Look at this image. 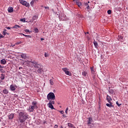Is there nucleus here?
<instances>
[{"label":"nucleus","instance_id":"nucleus-27","mask_svg":"<svg viewBox=\"0 0 128 128\" xmlns=\"http://www.w3.org/2000/svg\"><path fill=\"white\" fill-rule=\"evenodd\" d=\"M3 34L4 36H6V30H4V31L3 32Z\"/></svg>","mask_w":128,"mask_h":128},{"label":"nucleus","instance_id":"nucleus-15","mask_svg":"<svg viewBox=\"0 0 128 128\" xmlns=\"http://www.w3.org/2000/svg\"><path fill=\"white\" fill-rule=\"evenodd\" d=\"M20 28V26H18V25H16V24L14 26L12 27V28Z\"/></svg>","mask_w":128,"mask_h":128},{"label":"nucleus","instance_id":"nucleus-46","mask_svg":"<svg viewBox=\"0 0 128 128\" xmlns=\"http://www.w3.org/2000/svg\"><path fill=\"white\" fill-rule=\"evenodd\" d=\"M15 46H16V44H12V45H11V46H12V47Z\"/></svg>","mask_w":128,"mask_h":128},{"label":"nucleus","instance_id":"nucleus-24","mask_svg":"<svg viewBox=\"0 0 128 128\" xmlns=\"http://www.w3.org/2000/svg\"><path fill=\"white\" fill-rule=\"evenodd\" d=\"M109 92L110 94H114V90L110 89Z\"/></svg>","mask_w":128,"mask_h":128},{"label":"nucleus","instance_id":"nucleus-29","mask_svg":"<svg viewBox=\"0 0 128 128\" xmlns=\"http://www.w3.org/2000/svg\"><path fill=\"white\" fill-rule=\"evenodd\" d=\"M23 34V36H26V38H32V36H29V35H26V34Z\"/></svg>","mask_w":128,"mask_h":128},{"label":"nucleus","instance_id":"nucleus-4","mask_svg":"<svg viewBox=\"0 0 128 128\" xmlns=\"http://www.w3.org/2000/svg\"><path fill=\"white\" fill-rule=\"evenodd\" d=\"M20 4H22V6H30V3L27 2L26 1L23 0H19Z\"/></svg>","mask_w":128,"mask_h":128},{"label":"nucleus","instance_id":"nucleus-53","mask_svg":"<svg viewBox=\"0 0 128 128\" xmlns=\"http://www.w3.org/2000/svg\"><path fill=\"white\" fill-rule=\"evenodd\" d=\"M61 20H64V19H61Z\"/></svg>","mask_w":128,"mask_h":128},{"label":"nucleus","instance_id":"nucleus-47","mask_svg":"<svg viewBox=\"0 0 128 128\" xmlns=\"http://www.w3.org/2000/svg\"><path fill=\"white\" fill-rule=\"evenodd\" d=\"M91 72H94V68H91Z\"/></svg>","mask_w":128,"mask_h":128},{"label":"nucleus","instance_id":"nucleus-49","mask_svg":"<svg viewBox=\"0 0 128 128\" xmlns=\"http://www.w3.org/2000/svg\"><path fill=\"white\" fill-rule=\"evenodd\" d=\"M20 68H22V67H20L19 69L20 70Z\"/></svg>","mask_w":128,"mask_h":128},{"label":"nucleus","instance_id":"nucleus-18","mask_svg":"<svg viewBox=\"0 0 128 128\" xmlns=\"http://www.w3.org/2000/svg\"><path fill=\"white\" fill-rule=\"evenodd\" d=\"M92 118H88V124H92Z\"/></svg>","mask_w":128,"mask_h":128},{"label":"nucleus","instance_id":"nucleus-43","mask_svg":"<svg viewBox=\"0 0 128 128\" xmlns=\"http://www.w3.org/2000/svg\"><path fill=\"white\" fill-rule=\"evenodd\" d=\"M4 38V36L0 34V38Z\"/></svg>","mask_w":128,"mask_h":128},{"label":"nucleus","instance_id":"nucleus-21","mask_svg":"<svg viewBox=\"0 0 128 128\" xmlns=\"http://www.w3.org/2000/svg\"><path fill=\"white\" fill-rule=\"evenodd\" d=\"M62 70L64 72H65V74L68 70V68H62Z\"/></svg>","mask_w":128,"mask_h":128},{"label":"nucleus","instance_id":"nucleus-33","mask_svg":"<svg viewBox=\"0 0 128 128\" xmlns=\"http://www.w3.org/2000/svg\"><path fill=\"white\" fill-rule=\"evenodd\" d=\"M108 14H112V10H108Z\"/></svg>","mask_w":128,"mask_h":128},{"label":"nucleus","instance_id":"nucleus-9","mask_svg":"<svg viewBox=\"0 0 128 128\" xmlns=\"http://www.w3.org/2000/svg\"><path fill=\"white\" fill-rule=\"evenodd\" d=\"M82 74L83 76H84V78H86V76H88V72H86V71L82 72Z\"/></svg>","mask_w":128,"mask_h":128},{"label":"nucleus","instance_id":"nucleus-41","mask_svg":"<svg viewBox=\"0 0 128 128\" xmlns=\"http://www.w3.org/2000/svg\"><path fill=\"white\" fill-rule=\"evenodd\" d=\"M84 6H88V3H85V4H84Z\"/></svg>","mask_w":128,"mask_h":128},{"label":"nucleus","instance_id":"nucleus-28","mask_svg":"<svg viewBox=\"0 0 128 128\" xmlns=\"http://www.w3.org/2000/svg\"><path fill=\"white\" fill-rule=\"evenodd\" d=\"M49 54H48V53H46V52H45V54H44V56H45V58H48V56H49Z\"/></svg>","mask_w":128,"mask_h":128},{"label":"nucleus","instance_id":"nucleus-54","mask_svg":"<svg viewBox=\"0 0 128 128\" xmlns=\"http://www.w3.org/2000/svg\"><path fill=\"white\" fill-rule=\"evenodd\" d=\"M76 0H74V2H75V1L76 2Z\"/></svg>","mask_w":128,"mask_h":128},{"label":"nucleus","instance_id":"nucleus-11","mask_svg":"<svg viewBox=\"0 0 128 128\" xmlns=\"http://www.w3.org/2000/svg\"><path fill=\"white\" fill-rule=\"evenodd\" d=\"M124 38V36L122 35L118 36V40H120V42H122V40Z\"/></svg>","mask_w":128,"mask_h":128},{"label":"nucleus","instance_id":"nucleus-22","mask_svg":"<svg viewBox=\"0 0 128 128\" xmlns=\"http://www.w3.org/2000/svg\"><path fill=\"white\" fill-rule=\"evenodd\" d=\"M65 74H67V76H72V73H70V72H68V70L66 72V73H65Z\"/></svg>","mask_w":128,"mask_h":128},{"label":"nucleus","instance_id":"nucleus-32","mask_svg":"<svg viewBox=\"0 0 128 128\" xmlns=\"http://www.w3.org/2000/svg\"><path fill=\"white\" fill-rule=\"evenodd\" d=\"M34 30L35 32H38V29L37 28H34Z\"/></svg>","mask_w":128,"mask_h":128},{"label":"nucleus","instance_id":"nucleus-2","mask_svg":"<svg viewBox=\"0 0 128 128\" xmlns=\"http://www.w3.org/2000/svg\"><path fill=\"white\" fill-rule=\"evenodd\" d=\"M28 118V114L26 112H18V119L20 124H23L24 122Z\"/></svg>","mask_w":128,"mask_h":128},{"label":"nucleus","instance_id":"nucleus-31","mask_svg":"<svg viewBox=\"0 0 128 128\" xmlns=\"http://www.w3.org/2000/svg\"><path fill=\"white\" fill-rule=\"evenodd\" d=\"M50 84H52H52H54V81H52V80H50Z\"/></svg>","mask_w":128,"mask_h":128},{"label":"nucleus","instance_id":"nucleus-34","mask_svg":"<svg viewBox=\"0 0 128 128\" xmlns=\"http://www.w3.org/2000/svg\"><path fill=\"white\" fill-rule=\"evenodd\" d=\"M32 106H36V102H32Z\"/></svg>","mask_w":128,"mask_h":128},{"label":"nucleus","instance_id":"nucleus-16","mask_svg":"<svg viewBox=\"0 0 128 128\" xmlns=\"http://www.w3.org/2000/svg\"><path fill=\"white\" fill-rule=\"evenodd\" d=\"M0 78H1V80H4V74H1V76H0Z\"/></svg>","mask_w":128,"mask_h":128},{"label":"nucleus","instance_id":"nucleus-26","mask_svg":"<svg viewBox=\"0 0 128 128\" xmlns=\"http://www.w3.org/2000/svg\"><path fill=\"white\" fill-rule=\"evenodd\" d=\"M22 44V42H16V43L15 44H16V46H18V45L20 44Z\"/></svg>","mask_w":128,"mask_h":128},{"label":"nucleus","instance_id":"nucleus-19","mask_svg":"<svg viewBox=\"0 0 128 128\" xmlns=\"http://www.w3.org/2000/svg\"><path fill=\"white\" fill-rule=\"evenodd\" d=\"M106 106H108L109 108H112V102L110 104H106Z\"/></svg>","mask_w":128,"mask_h":128},{"label":"nucleus","instance_id":"nucleus-5","mask_svg":"<svg viewBox=\"0 0 128 128\" xmlns=\"http://www.w3.org/2000/svg\"><path fill=\"white\" fill-rule=\"evenodd\" d=\"M36 108H38V106L32 105L29 107L28 110L30 112H34V109H36Z\"/></svg>","mask_w":128,"mask_h":128},{"label":"nucleus","instance_id":"nucleus-7","mask_svg":"<svg viewBox=\"0 0 128 128\" xmlns=\"http://www.w3.org/2000/svg\"><path fill=\"white\" fill-rule=\"evenodd\" d=\"M106 100H108V102H109V104H110V102H112V98L110 97V96L107 95Z\"/></svg>","mask_w":128,"mask_h":128},{"label":"nucleus","instance_id":"nucleus-20","mask_svg":"<svg viewBox=\"0 0 128 128\" xmlns=\"http://www.w3.org/2000/svg\"><path fill=\"white\" fill-rule=\"evenodd\" d=\"M68 126H69V128H74V124H72L71 123H68Z\"/></svg>","mask_w":128,"mask_h":128},{"label":"nucleus","instance_id":"nucleus-30","mask_svg":"<svg viewBox=\"0 0 128 128\" xmlns=\"http://www.w3.org/2000/svg\"><path fill=\"white\" fill-rule=\"evenodd\" d=\"M3 68L4 67L2 66V65L0 64V72H2V70H3L2 68Z\"/></svg>","mask_w":128,"mask_h":128},{"label":"nucleus","instance_id":"nucleus-42","mask_svg":"<svg viewBox=\"0 0 128 128\" xmlns=\"http://www.w3.org/2000/svg\"><path fill=\"white\" fill-rule=\"evenodd\" d=\"M76 4H78V2H80V0H76Z\"/></svg>","mask_w":128,"mask_h":128},{"label":"nucleus","instance_id":"nucleus-14","mask_svg":"<svg viewBox=\"0 0 128 128\" xmlns=\"http://www.w3.org/2000/svg\"><path fill=\"white\" fill-rule=\"evenodd\" d=\"M14 114H11L9 116H8V118L9 120H12L14 118Z\"/></svg>","mask_w":128,"mask_h":128},{"label":"nucleus","instance_id":"nucleus-37","mask_svg":"<svg viewBox=\"0 0 128 128\" xmlns=\"http://www.w3.org/2000/svg\"><path fill=\"white\" fill-rule=\"evenodd\" d=\"M24 32H30V30H25Z\"/></svg>","mask_w":128,"mask_h":128},{"label":"nucleus","instance_id":"nucleus-13","mask_svg":"<svg viewBox=\"0 0 128 128\" xmlns=\"http://www.w3.org/2000/svg\"><path fill=\"white\" fill-rule=\"evenodd\" d=\"M94 44L96 48H98V42L94 41Z\"/></svg>","mask_w":128,"mask_h":128},{"label":"nucleus","instance_id":"nucleus-39","mask_svg":"<svg viewBox=\"0 0 128 128\" xmlns=\"http://www.w3.org/2000/svg\"><path fill=\"white\" fill-rule=\"evenodd\" d=\"M36 16H34L32 18V19L34 20H36Z\"/></svg>","mask_w":128,"mask_h":128},{"label":"nucleus","instance_id":"nucleus-40","mask_svg":"<svg viewBox=\"0 0 128 128\" xmlns=\"http://www.w3.org/2000/svg\"><path fill=\"white\" fill-rule=\"evenodd\" d=\"M60 114H64V110L60 111Z\"/></svg>","mask_w":128,"mask_h":128},{"label":"nucleus","instance_id":"nucleus-12","mask_svg":"<svg viewBox=\"0 0 128 128\" xmlns=\"http://www.w3.org/2000/svg\"><path fill=\"white\" fill-rule=\"evenodd\" d=\"M0 64H6V60L2 59L0 60Z\"/></svg>","mask_w":128,"mask_h":128},{"label":"nucleus","instance_id":"nucleus-6","mask_svg":"<svg viewBox=\"0 0 128 128\" xmlns=\"http://www.w3.org/2000/svg\"><path fill=\"white\" fill-rule=\"evenodd\" d=\"M18 88V86H16V85L11 84L10 86V90L12 92H14V91L16 90V88Z\"/></svg>","mask_w":128,"mask_h":128},{"label":"nucleus","instance_id":"nucleus-50","mask_svg":"<svg viewBox=\"0 0 128 128\" xmlns=\"http://www.w3.org/2000/svg\"><path fill=\"white\" fill-rule=\"evenodd\" d=\"M44 40V38H41V40Z\"/></svg>","mask_w":128,"mask_h":128},{"label":"nucleus","instance_id":"nucleus-51","mask_svg":"<svg viewBox=\"0 0 128 128\" xmlns=\"http://www.w3.org/2000/svg\"><path fill=\"white\" fill-rule=\"evenodd\" d=\"M41 8H44V6L42 5Z\"/></svg>","mask_w":128,"mask_h":128},{"label":"nucleus","instance_id":"nucleus-48","mask_svg":"<svg viewBox=\"0 0 128 128\" xmlns=\"http://www.w3.org/2000/svg\"><path fill=\"white\" fill-rule=\"evenodd\" d=\"M58 125H56V124L55 126H54V128H58Z\"/></svg>","mask_w":128,"mask_h":128},{"label":"nucleus","instance_id":"nucleus-45","mask_svg":"<svg viewBox=\"0 0 128 128\" xmlns=\"http://www.w3.org/2000/svg\"><path fill=\"white\" fill-rule=\"evenodd\" d=\"M6 30H10V27H6Z\"/></svg>","mask_w":128,"mask_h":128},{"label":"nucleus","instance_id":"nucleus-57","mask_svg":"<svg viewBox=\"0 0 128 128\" xmlns=\"http://www.w3.org/2000/svg\"><path fill=\"white\" fill-rule=\"evenodd\" d=\"M62 128V126H61Z\"/></svg>","mask_w":128,"mask_h":128},{"label":"nucleus","instance_id":"nucleus-10","mask_svg":"<svg viewBox=\"0 0 128 128\" xmlns=\"http://www.w3.org/2000/svg\"><path fill=\"white\" fill-rule=\"evenodd\" d=\"M8 12H14V8L12 7H10L8 8Z\"/></svg>","mask_w":128,"mask_h":128},{"label":"nucleus","instance_id":"nucleus-52","mask_svg":"<svg viewBox=\"0 0 128 128\" xmlns=\"http://www.w3.org/2000/svg\"><path fill=\"white\" fill-rule=\"evenodd\" d=\"M63 116H64V118H66V116H64V115H63Z\"/></svg>","mask_w":128,"mask_h":128},{"label":"nucleus","instance_id":"nucleus-1","mask_svg":"<svg viewBox=\"0 0 128 128\" xmlns=\"http://www.w3.org/2000/svg\"><path fill=\"white\" fill-rule=\"evenodd\" d=\"M47 100H49V103L48 104V108H51V110H54V106L52 104H54V100H56V96L54 92H50L47 95Z\"/></svg>","mask_w":128,"mask_h":128},{"label":"nucleus","instance_id":"nucleus-55","mask_svg":"<svg viewBox=\"0 0 128 128\" xmlns=\"http://www.w3.org/2000/svg\"><path fill=\"white\" fill-rule=\"evenodd\" d=\"M88 4H90V2H88Z\"/></svg>","mask_w":128,"mask_h":128},{"label":"nucleus","instance_id":"nucleus-56","mask_svg":"<svg viewBox=\"0 0 128 128\" xmlns=\"http://www.w3.org/2000/svg\"><path fill=\"white\" fill-rule=\"evenodd\" d=\"M87 34H88V32Z\"/></svg>","mask_w":128,"mask_h":128},{"label":"nucleus","instance_id":"nucleus-36","mask_svg":"<svg viewBox=\"0 0 128 128\" xmlns=\"http://www.w3.org/2000/svg\"><path fill=\"white\" fill-rule=\"evenodd\" d=\"M68 108H67L65 112L66 114H68Z\"/></svg>","mask_w":128,"mask_h":128},{"label":"nucleus","instance_id":"nucleus-3","mask_svg":"<svg viewBox=\"0 0 128 128\" xmlns=\"http://www.w3.org/2000/svg\"><path fill=\"white\" fill-rule=\"evenodd\" d=\"M32 63L34 65V68H35L36 72H38V74H41L42 72V65L38 64L34 62H32Z\"/></svg>","mask_w":128,"mask_h":128},{"label":"nucleus","instance_id":"nucleus-38","mask_svg":"<svg viewBox=\"0 0 128 128\" xmlns=\"http://www.w3.org/2000/svg\"><path fill=\"white\" fill-rule=\"evenodd\" d=\"M44 8L46 10H50V8L48 6H44Z\"/></svg>","mask_w":128,"mask_h":128},{"label":"nucleus","instance_id":"nucleus-25","mask_svg":"<svg viewBox=\"0 0 128 128\" xmlns=\"http://www.w3.org/2000/svg\"><path fill=\"white\" fill-rule=\"evenodd\" d=\"M34 0H32L30 2V6H34Z\"/></svg>","mask_w":128,"mask_h":128},{"label":"nucleus","instance_id":"nucleus-35","mask_svg":"<svg viewBox=\"0 0 128 128\" xmlns=\"http://www.w3.org/2000/svg\"><path fill=\"white\" fill-rule=\"evenodd\" d=\"M116 104L118 106H122V104H118V102H116Z\"/></svg>","mask_w":128,"mask_h":128},{"label":"nucleus","instance_id":"nucleus-44","mask_svg":"<svg viewBox=\"0 0 128 128\" xmlns=\"http://www.w3.org/2000/svg\"><path fill=\"white\" fill-rule=\"evenodd\" d=\"M87 10H90V6L88 5V6H86Z\"/></svg>","mask_w":128,"mask_h":128},{"label":"nucleus","instance_id":"nucleus-23","mask_svg":"<svg viewBox=\"0 0 128 128\" xmlns=\"http://www.w3.org/2000/svg\"><path fill=\"white\" fill-rule=\"evenodd\" d=\"M77 6H79V8H80V6H82V2H79L78 3H77Z\"/></svg>","mask_w":128,"mask_h":128},{"label":"nucleus","instance_id":"nucleus-8","mask_svg":"<svg viewBox=\"0 0 128 128\" xmlns=\"http://www.w3.org/2000/svg\"><path fill=\"white\" fill-rule=\"evenodd\" d=\"M20 56L22 58H24V60L26 58V54H20Z\"/></svg>","mask_w":128,"mask_h":128},{"label":"nucleus","instance_id":"nucleus-17","mask_svg":"<svg viewBox=\"0 0 128 128\" xmlns=\"http://www.w3.org/2000/svg\"><path fill=\"white\" fill-rule=\"evenodd\" d=\"M3 93H4V94H8V90H6V89H4L3 90Z\"/></svg>","mask_w":128,"mask_h":128}]
</instances>
